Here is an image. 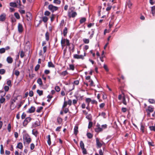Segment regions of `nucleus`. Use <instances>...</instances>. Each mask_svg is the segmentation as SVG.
Instances as JSON below:
<instances>
[{
  "instance_id": "58836bf2",
  "label": "nucleus",
  "mask_w": 155,
  "mask_h": 155,
  "mask_svg": "<svg viewBox=\"0 0 155 155\" xmlns=\"http://www.w3.org/2000/svg\"><path fill=\"white\" fill-rule=\"evenodd\" d=\"M106 114L104 112H102L101 113L99 114V115H101L104 118H105V116Z\"/></svg>"
},
{
  "instance_id": "e2e57ef3",
  "label": "nucleus",
  "mask_w": 155,
  "mask_h": 155,
  "mask_svg": "<svg viewBox=\"0 0 155 155\" xmlns=\"http://www.w3.org/2000/svg\"><path fill=\"white\" fill-rule=\"evenodd\" d=\"M35 147V145L33 143H31V144L30 148L31 150H33Z\"/></svg>"
},
{
  "instance_id": "603ef678",
  "label": "nucleus",
  "mask_w": 155,
  "mask_h": 155,
  "mask_svg": "<svg viewBox=\"0 0 155 155\" xmlns=\"http://www.w3.org/2000/svg\"><path fill=\"white\" fill-rule=\"evenodd\" d=\"M29 96L31 97L33 96V92L32 91H30L29 93Z\"/></svg>"
},
{
  "instance_id": "72a5a7b5",
  "label": "nucleus",
  "mask_w": 155,
  "mask_h": 155,
  "mask_svg": "<svg viewBox=\"0 0 155 155\" xmlns=\"http://www.w3.org/2000/svg\"><path fill=\"white\" fill-rule=\"evenodd\" d=\"M40 67V65L39 64H37L35 67V71H37L39 69Z\"/></svg>"
},
{
  "instance_id": "864d4df0",
  "label": "nucleus",
  "mask_w": 155,
  "mask_h": 155,
  "mask_svg": "<svg viewBox=\"0 0 155 155\" xmlns=\"http://www.w3.org/2000/svg\"><path fill=\"white\" fill-rule=\"evenodd\" d=\"M26 114L25 113H23L21 116V118L22 119H23L26 117Z\"/></svg>"
},
{
  "instance_id": "6ab92c4d",
  "label": "nucleus",
  "mask_w": 155,
  "mask_h": 155,
  "mask_svg": "<svg viewBox=\"0 0 155 155\" xmlns=\"http://www.w3.org/2000/svg\"><path fill=\"white\" fill-rule=\"evenodd\" d=\"M10 5L14 7H18L16 2H11L10 3Z\"/></svg>"
},
{
  "instance_id": "3c124183",
  "label": "nucleus",
  "mask_w": 155,
  "mask_h": 155,
  "mask_svg": "<svg viewBox=\"0 0 155 155\" xmlns=\"http://www.w3.org/2000/svg\"><path fill=\"white\" fill-rule=\"evenodd\" d=\"M5 70L4 69H0V74H3L5 72Z\"/></svg>"
},
{
  "instance_id": "774afa93",
  "label": "nucleus",
  "mask_w": 155,
  "mask_h": 155,
  "mask_svg": "<svg viewBox=\"0 0 155 155\" xmlns=\"http://www.w3.org/2000/svg\"><path fill=\"white\" fill-rule=\"evenodd\" d=\"M50 72V71L48 70H45V73L46 74H49Z\"/></svg>"
},
{
  "instance_id": "5701e85b",
  "label": "nucleus",
  "mask_w": 155,
  "mask_h": 155,
  "mask_svg": "<svg viewBox=\"0 0 155 155\" xmlns=\"http://www.w3.org/2000/svg\"><path fill=\"white\" fill-rule=\"evenodd\" d=\"M78 127L77 126L75 127L74 128V134L75 135H76L78 133Z\"/></svg>"
},
{
  "instance_id": "f257e3e1",
  "label": "nucleus",
  "mask_w": 155,
  "mask_h": 155,
  "mask_svg": "<svg viewBox=\"0 0 155 155\" xmlns=\"http://www.w3.org/2000/svg\"><path fill=\"white\" fill-rule=\"evenodd\" d=\"M74 7H72L70 8L68 12V16L69 18H74L77 15L76 12L74 11Z\"/></svg>"
},
{
  "instance_id": "b1692460",
  "label": "nucleus",
  "mask_w": 155,
  "mask_h": 155,
  "mask_svg": "<svg viewBox=\"0 0 155 155\" xmlns=\"http://www.w3.org/2000/svg\"><path fill=\"white\" fill-rule=\"evenodd\" d=\"M60 0H54L53 3L56 4H60L61 3Z\"/></svg>"
},
{
  "instance_id": "393cba45",
  "label": "nucleus",
  "mask_w": 155,
  "mask_h": 155,
  "mask_svg": "<svg viewBox=\"0 0 155 155\" xmlns=\"http://www.w3.org/2000/svg\"><path fill=\"white\" fill-rule=\"evenodd\" d=\"M32 134L35 135L36 137L37 136L38 134V131L36 130H32Z\"/></svg>"
},
{
  "instance_id": "aec40b11",
  "label": "nucleus",
  "mask_w": 155,
  "mask_h": 155,
  "mask_svg": "<svg viewBox=\"0 0 155 155\" xmlns=\"http://www.w3.org/2000/svg\"><path fill=\"white\" fill-rule=\"evenodd\" d=\"M37 82L40 85H42V81L41 79L40 78H39L37 80Z\"/></svg>"
},
{
  "instance_id": "338daca9",
  "label": "nucleus",
  "mask_w": 155,
  "mask_h": 155,
  "mask_svg": "<svg viewBox=\"0 0 155 155\" xmlns=\"http://www.w3.org/2000/svg\"><path fill=\"white\" fill-rule=\"evenodd\" d=\"M11 19L12 22H14L16 21V19L14 17H12Z\"/></svg>"
},
{
  "instance_id": "bb28decb",
  "label": "nucleus",
  "mask_w": 155,
  "mask_h": 155,
  "mask_svg": "<svg viewBox=\"0 0 155 155\" xmlns=\"http://www.w3.org/2000/svg\"><path fill=\"white\" fill-rule=\"evenodd\" d=\"M80 146L81 149L84 148V144L82 141H81L80 142Z\"/></svg>"
},
{
  "instance_id": "ea45409f",
  "label": "nucleus",
  "mask_w": 155,
  "mask_h": 155,
  "mask_svg": "<svg viewBox=\"0 0 155 155\" xmlns=\"http://www.w3.org/2000/svg\"><path fill=\"white\" fill-rule=\"evenodd\" d=\"M148 110L150 112H152L153 111V108L150 107H149L148 108Z\"/></svg>"
},
{
  "instance_id": "c85d7f7f",
  "label": "nucleus",
  "mask_w": 155,
  "mask_h": 155,
  "mask_svg": "<svg viewBox=\"0 0 155 155\" xmlns=\"http://www.w3.org/2000/svg\"><path fill=\"white\" fill-rule=\"evenodd\" d=\"M86 20V19L85 18H82L80 20V22L81 24H82Z\"/></svg>"
},
{
  "instance_id": "a18cd8bd",
  "label": "nucleus",
  "mask_w": 155,
  "mask_h": 155,
  "mask_svg": "<svg viewBox=\"0 0 155 155\" xmlns=\"http://www.w3.org/2000/svg\"><path fill=\"white\" fill-rule=\"evenodd\" d=\"M48 20V18L46 17L45 16V17H44L43 18V21L45 22H47V21Z\"/></svg>"
},
{
  "instance_id": "4be33fe9",
  "label": "nucleus",
  "mask_w": 155,
  "mask_h": 155,
  "mask_svg": "<svg viewBox=\"0 0 155 155\" xmlns=\"http://www.w3.org/2000/svg\"><path fill=\"white\" fill-rule=\"evenodd\" d=\"M67 33V28L65 27L63 30V35L64 36H66Z\"/></svg>"
},
{
  "instance_id": "6e6d98bb",
  "label": "nucleus",
  "mask_w": 155,
  "mask_h": 155,
  "mask_svg": "<svg viewBox=\"0 0 155 155\" xmlns=\"http://www.w3.org/2000/svg\"><path fill=\"white\" fill-rule=\"evenodd\" d=\"M4 89L6 91H8V90L9 89V87L8 86H5L4 87Z\"/></svg>"
},
{
  "instance_id": "a211bd4d",
  "label": "nucleus",
  "mask_w": 155,
  "mask_h": 155,
  "mask_svg": "<svg viewBox=\"0 0 155 155\" xmlns=\"http://www.w3.org/2000/svg\"><path fill=\"white\" fill-rule=\"evenodd\" d=\"M47 138H48V141H47L49 145H50L51 144V138H50V135H49L48 136Z\"/></svg>"
},
{
  "instance_id": "13d9d810",
  "label": "nucleus",
  "mask_w": 155,
  "mask_h": 155,
  "mask_svg": "<svg viewBox=\"0 0 155 155\" xmlns=\"http://www.w3.org/2000/svg\"><path fill=\"white\" fill-rule=\"evenodd\" d=\"M150 129L151 130L155 131V127L154 126H152L150 127Z\"/></svg>"
},
{
  "instance_id": "f8f14e48",
  "label": "nucleus",
  "mask_w": 155,
  "mask_h": 155,
  "mask_svg": "<svg viewBox=\"0 0 155 155\" xmlns=\"http://www.w3.org/2000/svg\"><path fill=\"white\" fill-rule=\"evenodd\" d=\"M126 5L128 6L129 8H131L132 5V3L130 1L128 0L127 2Z\"/></svg>"
},
{
  "instance_id": "f3484780",
  "label": "nucleus",
  "mask_w": 155,
  "mask_h": 155,
  "mask_svg": "<svg viewBox=\"0 0 155 155\" xmlns=\"http://www.w3.org/2000/svg\"><path fill=\"white\" fill-rule=\"evenodd\" d=\"M48 66L49 67L54 68V65L51 62H49L48 63Z\"/></svg>"
},
{
  "instance_id": "f704fd0d",
  "label": "nucleus",
  "mask_w": 155,
  "mask_h": 155,
  "mask_svg": "<svg viewBox=\"0 0 155 155\" xmlns=\"http://www.w3.org/2000/svg\"><path fill=\"white\" fill-rule=\"evenodd\" d=\"M1 147V154H3L4 153V150L3 145L1 144L0 146Z\"/></svg>"
},
{
  "instance_id": "dca6fc26",
  "label": "nucleus",
  "mask_w": 155,
  "mask_h": 155,
  "mask_svg": "<svg viewBox=\"0 0 155 155\" xmlns=\"http://www.w3.org/2000/svg\"><path fill=\"white\" fill-rule=\"evenodd\" d=\"M153 16L155 15V6H153L151 7V10Z\"/></svg>"
},
{
  "instance_id": "9b49d317",
  "label": "nucleus",
  "mask_w": 155,
  "mask_h": 155,
  "mask_svg": "<svg viewBox=\"0 0 155 155\" xmlns=\"http://www.w3.org/2000/svg\"><path fill=\"white\" fill-rule=\"evenodd\" d=\"M6 15L3 14L0 16V21H4L5 19Z\"/></svg>"
},
{
  "instance_id": "a19ab883",
  "label": "nucleus",
  "mask_w": 155,
  "mask_h": 155,
  "mask_svg": "<svg viewBox=\"0 0 155 155\" xmlns=\"http://www.w3.org/2000/svg\"><path fill=\"white\" fill-rule=\"evenodd\" d=\"M55 90L57 92H59L60 90V88L58 86H56L55 87Z\"/></svg>"
},
{
  "instance_id": "79ce46f5",
  "label": "nucleus",
  "mask_w": 155,
  "mask_h": 155,
  "mask_svg": "<svg viewBox=\"0 0 155 155\" xmlns=\"http://www.w3.org/2000/svg\"><path fill=\"white\" fill-rule=\"evenodd\" d=\"M14 15L17 19H19L20 18V16L18 13H15L14 14Z\"/></svg>"
},
{
  "instance_id": "a878e982",
  "label": "nucleus",
  "mask_w": 155,
  "mask_h": 155,
  "mask_svg": "<svg viewBox=\"0 0 155 155\" xmlns=\"http://www.w3.org/2000/svg\"><path fill=\"white\" fill-rule=\"evenodd\" d=\"M46 40L48 41L49 39V34L48 32H47L45 34Z\"/></svg>"
},
{
  "instance_id": "0eeeda50",
  "label": "nucleus",
  "mask_w": 155,
  "mask_h": 155,
  "mask_svg": "<svg viewBox=\"0 0 155 155\" xmlns=\"http://www.w3.org/2000/svg\"><path fill=\"white\" fill-rule=\"evenodd\" d=\"M18 30L19 33H21L23 31V28L22 25L20 23L18 24Z\"/></svg>"
},
{
  "instance_id": "9d476101",
  "label": "nucleus",
  "mask_w": 155,
  "mask_h": 155,
  "mask_svg": "<svg viewBox=\"0 0 155 155\" xmlns=\"http://www.w3.org/2000/svg\"><path fill=\"white\" fill-rule=\"evenodd\" d=\"M40 125V123L38 121H36L32 123V127H35L37 126H39Z\"/></svg>"
},
{
  "instance_id": "4c0bfd02",
  "label": "nucleus",
  "mask_w": 155,
  "mask_h": 155,
  "mask_svg": "<svg viewBox=\"0 0 155 155\" xmlns=\"http://www.w3.org/2000/svg\"><path fill=\"white\" fill-rule=\"evenodd\" d=\"M19 72L17 70H15L14 71V74L17 76V77H18L19 76Z\"/></svg>"
},
{
  "instance_id": "7c9ffc66",
  "label": "nucleus",
  "mask_w": 155,
  "mask_h": 155,
  "mask_svg": "<svg viewBox=\"0 0 155 155\" xmlns=\"http://www.w3.org/2000/svg\"><path fill=\"white\" fill-rule=\"evenodd\" d=\"M37 92L39 96H41L43 94V91H42L38 90H37Z\"/></svg>"
},
{
  "instance_id": "ddd939ff",
  "label": "nucleus",
  "mask_w": 155,
  "mask_h": 155,
  "mask_svg": "<svg viewBox=\"0 0 155 155\" xmlns=\"http://www.w3.org/2000/svg\"><path fill=\"white\" fill-rule=\"evenodd\" d=\"M35 110V108L34 107H31L29 109L28 111V112L29 113H32L34 112Z\"/></svg>"
},
{
  "instance_id": "39448f33",
  "label": "nucleus",
  "mask_w": 155,
  "mask_h": 155,
  "mask_svg": "<svg viewBox=\"0 0 155 155\" xmlns=\"http://www.w3.org/2000/svg\"><path fill=\"white\" fill-rule=\"evenodd\" d=\"M31 119V118L29 117L26 118L23 123V125L24 126H26L28 124L30 121Z\"/></svg>"
},
{
  "instance_id": "2f4dec72",
  "label": "nucleus",
  "mask_w": 155,
  "mask_h": 155,
  "mask_svg": "<svg viewBox=\"0 0 155 155\" xmlns=\"http://www.w3.org/2000/svg\"><path fill=\"white\" fill-rule=\"evenodd\" d=\"M83 41L86 44H88L89 43V41L88 39L84 38L83 39Z\"/></svg>"
},
{
  "instance_id": "412c9836",
  "label": "nucleus",
  "mask_w": 155,
  "mask_h": 155,
  "mask_svg": "<svg viewBox=\"0 0 155 155\" xmlns=\"http://www.w3.org/2000/svg\"><path fill=\"white\" fill-rule=\"evenodd\" d=\"M17 4V6L18 7H20L21 5V2L20 0H16V2H15Z\"/></svg>"
},
{
  "instance_id": "6e6552de",
  "label": "nucleus",
  "mask_w": 155,
  "mask_h": 155,
  "mask_svg": "<svg viewBox=\"0 0 155 155\" xmlns=\"http://www.w3.org/2000/svg\"><path fill=\"white\" fill-rule=\"evenodd\" d=\"M97 128L95 129V131L97 132H99L102 131V129L100 127V125L97 124Z\"/></svg>"
},
{
  "instance_id": "49530a36",
  "label": "nucleus",
  "mask_w": 155,
  "mask_h": 155,
  "mask_svg": "<svg viewBox=\"0 0 155 155\" xmlns=\"http://www.w3.org/2000/svg\"><path fill=\"white\" fill-rule=\"evenodd\" d=\"M5 101V99L2 97L0 99V102L1 103H3Z\"/></svg>"
},
{
  "instance_id": "423d86ee",
  "label": "nucleus",
  "mask_w": 155,
  "mask_h": 155,
  "mask_svg": "<svg viewBox=\"0 0 155 155\" xmlns=\"http://www.w3.org/2000/svg\"><path fill=\"white\" fill-rule=\"evenodd\" d=\"M96 143L97 148H100L102 146V143L100 142L99 139L98 138H96Z\"/></svg>"
},
{
  "instance_id": "5fc2aeb1",
  "label": "nucleus",
  "mask_w": 155,
  "mask_h": 155,
  "mask_svg": "<svg viewBox=\"0 0 155 155\" xmlns=\"http://www.w3.org/2000/svg\"><path fill=\"white\" fill-rule=\"evenodd\" d=\"M148 101L150 103L153 104L155 103V101L153 99H149Z\"/></svg>"
},
{
  "instance_id": "1a4fd4ad",
  "label": "nucleus",
  "mask_w": 155,
  "mask_h": 155,
  "mask_svg": "<svg viewBox=\"0 0 155 155\" xmlns=\"http://www.w3.org/2000/svg\"><path fill=\"white\" fill-rule=\"evenodd\" d=\"M7 62L9 64H11L13 61L12 58L10 56L8 57L6 59Z\"/></svg>"
},
{
  "instance_id": "8fccbe9b",
  "label": "nucleus",
  "mask_w": 155,
  "mask_h": 155,
  "mask_svg": "<svg viewBox=\"0 0 155 155\" xmlns=\"http://www.w3.org/2000/svg\"><path fill=\"white\" fill-rule=\"evenodd\" d=\"M123 103L125 105H126V104H127V103L126 101L125 98V97L124 96L123 97Z\"/></svg>"
},
{
  "instance_id": "e433bc0d",
  "label": "nucleus",
  "mask_w": 155,
  "mask_h": 155,
  "mask_svg": "<svg viewBox=\"0 0 155 155\" xmlns=\"http://www.w3.org/2000/svg\"><path fill=\"white\" fill-rule=\"evenodd\" d=\"M70 69L73 71L74 69V67L73 64H70L69 65Z\"/></svg>"
},
{
  "instance_id": "0e129e2a",
  "label": "nucleus",
  "mask_w": 155,
  "mask_h": 155,
  "mask_svg": "<svg viewBox=\"0 0 155 155\" xmlns=\"http://www.w3.org/2000/svg\"><path fill=\"white\" fill-rule=\"evenodd\" d=\"M67 104L70 106L72 104V101L71 100H69L68 102H67Z\"/></svg>"
},
{
  "instance_id": "4468645a",
  "label": "nucleus",
  "mask_w": 155,
  "mask_h": 155,
  "mask_svg": "<svg viewBox=\"0 0 155 155\" xmlns=\"http://www.w3.org/2000/svg\"><path fill=\"white\" fill-rule=\"evenodd\" d=\"M66 39H65L62 38L61 41V45L62 47L63 48L65 45Z\"/></svg>"
},
{
  "instance_id": "bf43d9fd",
  "label": "nucleus",
  "mask_w": 155,
  "mask_h": 155,
  "mask_svg": "<svg viewBox=\"0 0 155 155\" xmlns=\"http://www.w3.org/2000/svg\"><path fill=\"white\" fill-rule=\"evenodd\" d=\"M82 152L84 154H86L87 153V151L86 149L84 148L82 149Z\"/></svg>"
},
{
  "instance_id": "f03ea898",
  "label": "nucleus",
  "mask_w": 155,
  "mask_h": 155,
  "mask_svg": "<svg viewBox=\"0 0 155 155\" xmlns=\"http://www.w3.org/2000/svg\"><path fill=\"white\" fill-rule=\"evenodd\" d=\"M23 140L24 143L26 142L28 144L29 143L31 140L28 134H25L24 135Z\"/></svg>"
},
{
  "instance_id": "052dcab7",
  "label": "nucleus",
  "mask_w": 155,
  "mask_h": 155,
  "mask_svg": "<svg viewBox=\"0 0 155 155\" xmlns=\"http://www.w3.org/2000/svg\"><path fill=\"white\" fill-rule=\"evenodd\" d=\"M50 14V12H49L48 11H47L45 12V15L47 16H48Z\"/></svg>"
},
{
  "instance_id": "c9c22d12",
  "label": "nucleus",
  "mask_w": 155,
  "mask_h": 155,
  "mask_svg": "<svg viewBox=\"0 0 155 155\" xmlns=\"http://www.w3.org/2000/svg\"><path fill=\"white\" fill-rule=\"evenodd\" d=\"M43 109V107H38L36 111L37 112L39 113L41 112V110Z\"/></svg>"
},
{
  "instance_id": "680f3d73",
  "label": "nucleus",
  "mask_w": 155,
  "mask_h": 155,
  "mask_svg": "<svg viewBox=\"0 0 155 155\" xmlns=\"http://www.w3.org/2000/svg\"><path fill=\"white\" fill-rule=\"evenodd\" d=\"M65 43L66 44V45L67 46H69L70 45V43H69V41L68 39H66V42H65Z\"/></svg>"
},
{
  "instance_id": "09e8293b",
  "label": "nucleus",
  "mask_w": 155,
  "mask_h": 155,
  "mask_svg": "<svg viewBox=\"0 0 155 155\" xmlns=\"http://www.w3.org/2000/svg\"><path fill=\"white\" fill-rule=\"evenodd\" d=\"M62 121V119L61 118H57V122L59 124H61Z\"/></svg>"
},
{
  "instance_id": "20e7f679",
  "label": "nucleus",
  "mask_w": 155,
  "mask_h": 155,
  "mask_svg": "<svg viewBox=\"0 0 155 155\" xmlns=\"http://www.w3.org/2000/svg\"><path fill=\"white\" fill-rule=\"evenodd\" d=\"M48 9L52 12H53L58 9V7L52 5H50L48 6Z\"/></svg>"
},
{
  "instance_id": "69168bd1",
  "label": "nucleus",
  "mask_w": 155,
  "mask_h": 155,
  "mask_svg": "<svg viewBox=\"0 0 155 155\" xmlns=\"http://www.w3.org/2000/svg\"><path fill=\"white\" fill-rule=\"evenodd\" d=\"M104 68L107 71H108V69L107 68V66L105 64H104Z\"/></svg>"
},
{
  "instance_id": "7ed1b4c3",
  "label": "nucleus",
  "mask_w": 155,
  "mask_h": 155,
  "mask_svg": "<svg viewBox=\"0 0 155 155\" xmlns=\"http://www.w3.org/2000/svg\"><path fill=\"white\" fill-rule=\"evenodd\" d=\"M86 55V53L85 52L84 53V55H78V54H74L73 55V57L75 59H81L82 60L84 59V57Z\"/></svg>"
},
{
  "instance_id": "c03bdc74",
  "label": "nucleus",
  "mask_w": 155,
  "mask_h": 155,
  "mask_svg": "<svg viewBox=\"0 0 155 155\" xmlns=\"http://www.w3.org/2000/svg\"><path fill=\"white\" fill-rule=\"evenodd\" d=\"M86 101L88 103V105H89V103L91 101V99L90 98H87L86 99Z\"/></svg>"
},
{
  "instance_id": "cd10ccee",
  "label": "nucleus",
  "mask_w": 155,
  "mask_h": 155,
  "mask_svg": "<svg viewBox=\"0 0 155 155\" xmlns=\"http://www.w3.org/2000/svg\"><path fill=\"white\" fill-rule=\"evenodd\" d=\"M68 73L67 71H62L61 73V74L63 76H65L66 75H67L68 74Z\"/></svg>"
},
{
  "instance_id": "2eb2a0df",
  "label": "nucleus",
  "mask_w": 155,
  "mask_h": 155,
  "mask_svg": "<svg viewBox=\"0 0 155 155\" xmlns=\"http://www.w3.org/2000/svg\"><path fill=\"white\" fill-rule=\"evenodd\" d=\"M17 147L21 149H22L23 148V145L22 143L21 142L17 144Z\"/></svg>"
},
{
  "instance_id": "37998d69",
  "label": "nucleus",
  "mask_w": 155,
  "mask_h": 155,
  "mask_svg": "<svg viewBox=\"0 0 155 155\" xmlns=\"http://www.w3.org/2000/svg\"><path fill=\"white\" fill-rule=\"evenodd\" d=\"M5 48H2L0 49V53H3L5 52Z\"/></svg>"
},
{
  "instance_id": "4d7b16f0",
  "label": "nucleus",
  "mask_w": 155,
  "mask_h": 155,
  "mask_svg": "<svg viewBox=\"0 0 155 155\" xmlns=\"http://www.w3.org/2000/svg\"><path fill=\"white\" fill-rule=\"evenodd\" d=\"M11 125L10 124H9L8 125V130L9 132H10L11 131Z\"/></svg>"
},
{
  "instance_id": "473e14b6",
  "label": "nucleus",
  "mask_w": 155,
  "mask_h": 155,
  "mask_svg": "<svg viewBox=\"0 0 155 155\" xmlns=\"http://www.w3.org/2000/svg\"><path fill=\"white\" fill-rule=\"evenodd\" d=\"M17 98H14L13 99H12L11 101V106H12L13 105L14 103L15 102L16 100H17Z\"/></svg>"
},
{
  "instance_id": "de8ad7c7",
  "label": "nucleus",
  "mask_w": 155,
  "mask_h": 155,
  "mask_svg": "<svg viewBox=\"0 0 155 155\" xmlns=\"http://www.w3.org/2000/svg\"><path fill=\"white\" fill-rule=\"evenodd\" d=\"M25 55V53L23 51H21L20 52V56L21 58H23Z\"/></svg>"
},
{
  "instance_id": "c756f323",
  "label": "nucleus",
  "mask_w": 155,
  "mask_h": 155,
  "mask_svg": "<svg viewBox=\"0 0 155 155\" xmlns=\"http://www.w3.org/2000/svg\"><path fill=\"white\" fill-rule=\"evenodd\" d=\"M87 137L90 139L92 138L93 137L92 135L90 133H88L87 134Z\"/></svg>"
}]
</instances>
